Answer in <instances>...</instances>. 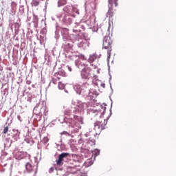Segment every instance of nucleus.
Listing matches in <instances>:
<instances>
[{
    "label": "nucleus",
    "instance_id": "dca6fc26",
    "mask_svg": "<svg viewBox=\"0 0 176 176\" xmlns=\"http://www.w3.org/2000/svg\"><path fill=\"white\" fill-rule=\"evenodd\" d=\"M93 154L95 155V156H98V155H100V150L95 149Z\"/></svg>",
    "mask_w": 176,
    "mask_h": 176
},
{
    "label": "nucleus",
    "instance_id": "39448f33",
    "mask_svg": "<svg viewBox=\"0 0 176 176\" xmlns=\"http://www.w3.org/2000/svg\"><path fill=\"white\" fill-rule=\"evenodd\" d=\"M107 123V122L105 121V120H104V124L100 121H97L95 123V129H101V130H104V127L106 126Z\"/></svg>",
    "mask_w": 176,
    "mask_h": 176
},
{
    "label": "nucleus",
    "instance_id": "2eb2a0df",
    "mask_svg": "<svg viewBox=\"0 0 176 176\" xmlns=\"http://www.w3.org/2000/svg\"><path fill=\"white\" fill-rule=\"evenodd\" d=\"M91 164H93V162L90 160H89L87 162H85V166L87 167H89V166H91Z\"/></svg>",
    "mask_w": 176,
    "mask_h": 176
},
{
    "label": "nucleus",
    "instance_id": "423d86ee",
    "mask_svg": "<svg viewBox=\"0 0 176 176\" xmlns=\"http://www.w3.org/2000/svg\"><path fill=\"white\" fill-rule=\"evenodd\" d=\"M16 157H17L19 160L21 159H24V157H27V153L23 151H18L16 154Z\"/></svg>",
    "mask_w": 176,
    "mask_h": 176
},
{
    "label": "nucleus",
    "instance_id": "ddd939ff",
    "mask_svg": "<svg viewBox=\"0 0 176 176\" xmlns=\"http://www.w3.org/2000/svg\"><path fill=\"white\" fill-rule=\"evenodd\" d=\"M54 78H55L58 80H60L61 79V78L60 77V73H55Z\"/></svg>",
    "mask_w": 176,
    "mask_h": 176
},
{
    "label": "nucleus",
    "instance_id": "9b49d317",
    "mask_svg": "<svg viewBox=\"0 0 176 176\" xmlns=\"http://www.w3.org/2000/svg\"><path fill=\"white\" fill-rule=\"evenodd\" d=\"M58 87L60 90H64V89H65V85L63 82H59Z\"/></svg>",
    "mask_w": 176,
    "mask_h": 176
},
{
    "label": "nucleus",
    "instance_id": "f257e3e1",
    "mask_svg": "<svg viewBox=\"0 0 176 176\" xmlns=\"http://www.w3.org/2000/svg\"><path fill=\"white\" fill-rule=\"evenodd\" d=\"M81 65H83V68L81 70L80 76L82 79L89 80V79H90V78L94 75L93 73V69H91L89 65L85 63H82Z\"/></svg>",
    "mask_w": 176,
    "mask_h": 176
},
{
    "label": "nucleus",
    "instance_id": "4be33fe9",
    "mask_svg": "<svg viewBox=\"0 0 176 176\" xmlns=\"http://www.w3.org/2000/svg\"><path fill=\"white\" fill-rule=\"evenodd\" d=\"M93 61H94V59H93V58L91 57V58H89V63H93Z\"/></svg>",
    "mask_w": 176,
    "mask_h": 176
},
{
    "label": "nucleus",
    "instance_id": "a211bd4d",
    "mask_svg": "<svg viewBox=\"0 0 176 176\" xmlns=\"http://www.w3.org/2000/svg\"><path fill=\"white\" fill-rule=\"evenodd\" d=\"M58 80L57 79V78H56L55 77H54L53 78H52V83H54V85H57V81H58Z\"/></svg>",
    "mask_w": 176,
    "mask_h": 176
},
{
    "label": "nucleus",
    "instance_id": "6ab92c4d",
    "mask_svg": "<svg viewBox=\"0 0 176 176\" xmlns=\"http://www.w3.org/2000/svg\"><path fill=\"white\" fill-rule=\"evenodd\" d=\"M83 45H84L83 42L81 41L78 44V47H83Z\"/></svg>",
    "mask_w": 176,
    "mask_h": 176
},
{
    "label": "nucleus",
    "instance_id": "f8f14e48",
    "mask_svg": "<svg viewBox=\"0 0 176 176\" xmlns=\"http://www.w3.org/2000/svg\"><path fill=\"white\" fill-rule=\"evenodd\" d=\"M72 12L76 13V14H79V10L75 7H72Z\"/></svg>",
    "mask_w": 176,
    "mask_h": 176
},
{
    "label": "nucleus",
    "instance_id": "a878e982",
    "mask_svg": "<svg viewBox=\"0 0 176 176\" xmlns=\"http://www.w3.org/2000/svg\"><path fill=\"white\" fill-rule=\"evenodd\" d=\"M78 176H82V173L79 174Z\"/></svg>",
    "mask_w": 176,
    "mask_h": 176
},
{
    "label": "nucleus",
    "instance_id": "aec40b11",
    "mask_svg": "<svg viewBox=\"0 0 176 176\" xmlns=\"http://www.w3.org/2000/svg\"><path fill=\"white\" fill-rule=\"evenodd\" d=\"M67 68L69 69V72H72V67H69V65H67Z\"/></svg>",
    "mask_w": 176,
    "mask_h": 176
},
{
    "label": "nucleus",
    "instance_id": "f03ea898",
    "mask_svg": "<svg viewBox=\"0 0 176 176\" xmlns=\"http://www.w3.org/2000/svg\"><path fill=\"white\" fill-rule=\"evenodd\" d=\"M103 47L104 49H111L112 48V39L110 36H104L103 38Z\"/></svg>",
    "mask_w": 176,
    "mask_h": 176
},
{
    "label": "nucleus",
    "instance_id": "9d476101",
    "mask_svg": "<svg viewBox=\"0 0 176 176\" xmlns=\"http://www.w3.org/2000/svg\"><path fill=\"white\" fill-rule=\"evenodd\" d=\"M118 0H109V3L111 6H113L114 5L115 8H116L118 6Z\"/></svg>",
    "mask_w": 176,
    "mask_h": 176
},
{
    "label": "nucleus",
    "instance_id": "7ed1b4c3",
    "mask_svg": "<svg viewBox=\"0 0 176 176\" xmlns=\"http://www.w3.org/2000/svg\"><path fill=\"white\" fill-rule=\"evenodd\" d=\"M67 156H69V153H62L58 156V159L56 160V164L58 166H61L63 164V162H64V157H67Z\"/></svg>",
    "mask_w": 176,
    "mask_h": 176
},
{
    "label": "nucleus",
    "instance_id": "0eeeda50",
    "mask_svg": "<svg viewBox=\"0 0 176 176\" xmlns=\"http://www.w3.org/2000/svg\"><path fill=\"white\" fill-rule=\"evenodd\" d=\"M72 6H66L63 8V11L65 12V13H68V14H71L72 13Z\"/></svg>",
    "mask_w": 176,
    "mask_h": 176
},
{
    "label": "nucleus",
    "instance_id": "b1692460",
    "mask_svg": "<svg viewBox=\"0 0 176 176\" xmlns=\"http://www.w3.org/2000/svg\"><path fill=\"white\" fill-rule=\"evenodd\" d=\"M34 6H38L39 5V2L34 3Z\"/></svg>",
    "mask_w": 176,
    "mask_h": 176
},
{
    "label": "nucleus",
    "instance_id": "4468645a",
    "mask_svg": "<svg viewBox=\"0 0 176 176\" xmlns=\"http://www.w3.org/2000/svg\"><path fill=\"white\" fill-rule=\"evenodd\" d=\"M74 90L76 91H80V86L79 85H76L74 86Z\"/></svg>",
    "mask_w": 176,
    "mask_h": 176
},
{
    "label": "nucleus",
    "instance_id": "5701e85b",
    "mask_svg": "<svg viewBox=\"0 0 176 176\" xmlns=\"http://www.w3.org/2000/svg\"><path fill=\"white\" fill-rule=\"evenodd\" d=\"M18 120H19L20 122H21V116H17Z\"/></svg>",
    "mask_w": 176,
    "mask_h": 176
},
{
    "label": "nucleus",
    "instance_id": "20e7f679",
    "mask_svg": "<svg viewBox=\"0 0 176 176\" xmlns=\"http://www.w3.org/2000/svg\"><path fill=\"white\" fill-rule=\"evenodd\" d=\"M105 107H102V110H95L93 112V116H100V118H102V113L105 112Z\"/></svg>",
    "mask_w": 176,
    "mask_h": 176
},
{
    "label": "nucleus",
    "instance_id": "393cba45",
    "mask_svg": "<svg viewBox=\"0 0 176 176\" xmlns=\"http://www.w3.org/2000/svg\"><path fill=\"white\" fill-rule=\"evenodd\" d=\"M109 29L108 30H109V28H111L110 23H109Z\"/></svg>",
    "mask_w": 176,
    "mask_h": 176
},
{
    "label": "nucleus",
    "instance_id": "6e6552de",
    "mask_svg": "<svg viewBox=\"0 0 176 176\" xmlns=\"http://www.w3.org/2000/svg\"><path fill=\"white\" fill-rule=\"evenodd\" d=\"M25 168L27 171L31 173V171L34 170V166H32V164H31L30 162H28L25 165Z\"/></svg>",
    "mask_w": 176,
    "mask_h": 176
},
{
    "label": "nucleus",
    "instance_id": "1a4fd4ad",
    "mask_svg": "<svg viewBox=\"0 0 176 176\" xmlns=\"http://www.w3.org/2000/svg\"><path fill=\"white\" fill-rule=\"evenodd\" d=\"M67 0H58V8H60L61 6H64L67 5Z\"/></svg>",
    "mask_w": 176,
    "mask_h": 176
},
{
    "label": "nucleus",
    "instance_id": "412c9836",
    "mask_svg": "<svg viewBox=\"0 0 176 176\" xmlns=\"http://www.w3.org/2000/svg\"><path fill=\"white\" fill-rule=\"evenodd\" d=\"M53 171H54V168H50V173H53Z\"/></svg>",
    "mask_w": 176,
    "mask_h": 176
},
{
    "label": "nucleus",
    "instance_id": "f3484780",
    "mask_svg": "<svg viewBox=\"0 0 176 176\" xmlns=\"http://www.w3.org/2000/svg\"><path fill=\"white\" fill-rule=\"evenodd\" d=\"M8 131H9V127L6 126L4 128L3 133V134H8Z\"/></svg>",
    "mask_w": 176,
    "mask_h": 176
}]
</instances>
